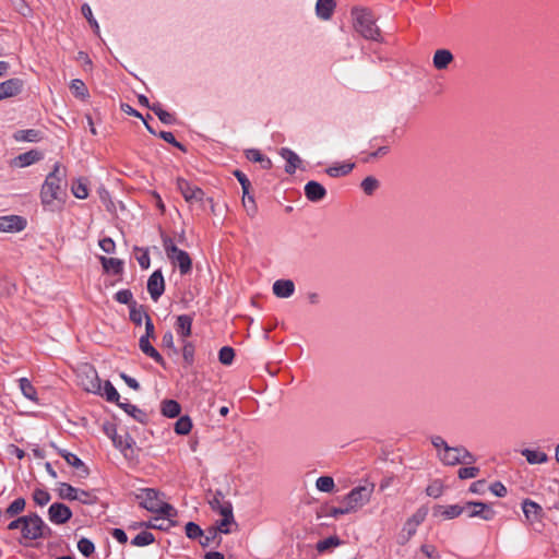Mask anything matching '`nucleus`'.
Here are the masks:
<instances>
[{"mask_svg":"<svg viewBox=\"0 0 559 559\" xmlns=\"http://www.w3.org/2000/svg\"><path fill=\"white\" fill-rule=\"evenodd\" d=\"M63 174L60 164H56L49 173L40 189V202L45 210L56 212L64 204L66 193L62 189Z\"/></svg>","mask_w":559,"mask_h":559,"instance_id":"nucleus-1","label":"nucleus"},{"mask_svg":"<svg viewBox=\"0 0 559 559\" xmlns=\"http://www.w3.org/2000/svg\"><path fill=\"white\" fill-rule=\"evenodd\" d=\"M80 385L88 393L99 395L106 399L108 402L118 403L120 395L115 386L109 381L102 382L97 371L85 365L82 367L80 374Z\"/></svg>","mask_w":559,"mask_h":559,"instance_id":"nucleus-2","label":"nucleus"},{"mask_svg":"<svg viewBox=\"0 0 559 559\" xmlns=\"http://www.w3.org/2000/svg\"><path fill=\"white\" fill-rule=\"evenodd\" d=\"M438 460L445 466L459 464H473L475 456L464 447H451L442 437L433 436L430 439Z\"/></svg>","mask_w":559,"mask_h":559,"instance_id":"nucleus-3","label":"nucleus"},{"mask_svg":"<svg viewBox=\"0 0 559 559\" xmlns=\"http://www.w3.org/2000/svg\"><path fill=\"white\" fill-rule=\"evenodd\" d=\"M136 499L142 508L152 513H159L167 519L176 515L175 509L166 502L164 495L153 488L141 489Z\"/></svg>","mask_w":559,"mask_h":559,"instance_id":"nucleus-4","label":"nucleus"},{"mask_svg":"<svg viewBox=\"0 0 559 559\" xmlns=\"http://www.w3.org/2000/svg\"><path fill=\"white\" fill-rule=\"evenodd\" d=\"M353 27L365 39L380 40L381 32L376 25V20L371 12L364 8H354L352 10Z\"/></svg>","mask_w":559,"mask_h":559,"instance_id":"nucleus-5","label":"nucleus"},{"mask_svg":"<svg viewBox=\"0 0 559 559\" xmlns=\"http://www.w3.org/2000/svg\"><path fill=\"white\" fill-rule=\"evenodd\" d=\"M177 189L183 197L185 201L189 203L190 205H199L200 207H203L204 202L207 201L211 204V210L214 212V202L213 199L206 198L204 191L194 186L191 185L189 181H187L183 178L177 179Z\"/></svg>","mask_w":559,"mask_h":559,"instance_id":"nucleus-6","label":"nucleus"},{"mask_svg":"<svg viewBox=\"0 0 559 559\" xmlns=\"http://www.w3.org/2000/svg\"><path fill=\"white\" fill-rule=\"evenodd\" d=\"M164 249L169 261L179 267L182 275L190 273L192 261L188 252L179 249L171 239L164 240Z\"/></svg>","mask_w":559,"mask_h":559,"instance_id":"nucleus-7","label":"nucleus"},{"mask_svg":"<svg viewBox=\"0 0 559 559\" xmlns=\"http://www.w3.org/2000/svg\"><path fill=\"white\" fill-rule=\"evenodd\" d=\"M57 493L63 500H76L84 504H93L96 502V496L91 491L75 488L67 483H59Z\"/></svg>","mask_w":559,"mask_h":559,"instance_id":"nucleus-8","label":"nucleus"},{"mask_svg":"<svg viewBox=\"0 0 559 559\" xmlns=\"http://www.w3.org/2000/svg\"><path fill=\"white\" fill-rule=\"evenodd\" d=\"M372 492V485L355 487L343 498V503L347 504L352 512H355L369 502Z\"/></svg>","mask_w":559,"mask_h":559,"instance_id":"nucleus-9","label":"nucleus"},{"mask_svg":"<svg viewBox=\"0 0 559 559\" xmlns=\"http://www.w3.org/2000/svg\"><path fill=\"white\" fill-rule=\"evenodd\" d=\"M49 531L47 525L44 523L40 516L37 514H29L23 516L22 535L26 539H37L45 535V532Z\"/></svg>","mask_w":559,"mask_h":559,"instance_id":"nucleus-10","label":"nucleus"},{"mask_svg":"<svg viewBox=\"0 0 559 559\" xmlns=\"http://www.w3.org/2000/svg\"><path fill=\"white\" fill-rule=\"evenodd\" d=\"M427 513V509L420 508L405 521L399 535L400 544H406L416 534L418 526L425 521Z\"/></svg>","mask_w":559,"mask_h":559,"instance_id":"nucleus-11","label":"nucleus"},{"mask_svg":"<svg viewBox=\"0 0 559 559\" xmlns=\"http://www.w3.org/2000/svg\"><path fill=\"white\" fill-rule=\"evenodd\" d=\"M465 511L468 518H480L485 521H491L496 515V512L490 506L480 501L467 502L465 504Z\"/></svg>","mask_w":559,"mask_h":559,"instance_id":"nucleus-12","label":"nucleus"},{"mask_svg":"<svg viewBox=\"0 0 559 559\" xmlns=\"http://www.w3.org/2000/svg\"><path fill=\"white\" fill-rule=\"evenodd\" d=\"M27 225V221L20 215L0 216V233H19Z\"/></svg>","mask_w":559,"mask_h":559,"instance_id":"nucleus-13","label":"nucleus"},{"mask_svg":"<svg viewBox=\"0 0 559 559\" xmlns=\"http://www.w3.org/2000/svg\"><path fill=\"white\" fill-rule=\"evenodd\" d=\"M24 83L21 79L12 78L0 82V102L21 94Z\"/></svg>","mask_w":559,"mask_h":559,"instance_id":"nucleus-14","label":"nucleus"},{"mask_svg":"<svg viewBox=\"0 0 559 559\" xmlns=\"http://www.w3.org/2000/svg\"><path fill=\"white\" fill-rule=\"evenodd\" d=\"M44 155L38 150H31L25 153L19 154L13 159H11V166L14 168H25L36 164L41 160Z\"/></svg>","mask_w":559,"mask_h":559,"instance_id":"nucleus-15","label":"nucleus"},{"mask_svg":"<svg viewBox=\"0 0 559 559\" xmlns=\"http://www.w3.org/2000/svg\"><path fill=\"white\" fill-rule=\"evenodd\" d=\"M72 516V512L69 507L63 503H52L48 509V518L55 524H64Z\"/></svg>","mask_w":559,"mask_h":559,"instance_id":"nucleus-16","label":"nucleus"},{"mask_svg":"<svg viewBox=\"0 0 559 559\" xmlns=\"http://www.w3.org/2000/svg\"><path fill=\"white\" fill-rule=\"evenodd\" d=\"M522 510L525 516V521L530 525H534L535 523H539L543 519V509L542 507L536 503L535 501H532L530 499H526L522 502Z\"/></svg>","mask_w":559,"mask_h":559,"instance_id":"nucleus-17","label":"nucleus"},{"mask_svg":"<svg viewBox=\"0 0 559 559\" xmlns=\"http://www.w3.org/2000/svg\"><path fill=\"white\" fill-rule=\"evenodd\" d=\"M165 290V281L159 270L155 271L147 280V292L151 298L156 301Z\"/></svg>","mask_w":559,"mask_h":559,"instance_id":"nucleus-18","label":"nucleus"},{"mask_svg":"<svg viewBox=\"0 0 559 559\" xmlns=\"http://www.w3.org/2000/svg\"><path fill=\"white\" fill-rule=\"evenodd\" d=\"M465 512V506L452 504V506H438L433 510V515L441 520H451L460 516Z\"/></svg>","mask_w":559,"mask_h":559,"instance_id":"nucleus-19","label":"nucleus"},{"mask_svg":"<svg viewBox=\"0 0 559 559\" xmlns=\"http://www.w3.org/2000/svg\"><path fill=\"white\" fill-rule=\"evenodd\" d=\"M336 8L335 0H317L316 15L321 21H329L332 19Z\"/></svg>","mask_w":559,"mask_h":559,"instance_id":"nucleus-20","label":"nucleus"},{"mask_svg":"<svg viewBox=\"0 0 559 559\" xmlns=\"http://www.w3.org/2000/svg\"><path fill=\"white\" fill-rule=\"evenodd\" d=\"M272 290L278 298H289L295 293V284L292 280H277L274 282Z\"/></svg>","mask_w":559,"mask_h":559,"instance_id":"nucleus-21","label":"nucleus"},{"mask_svg":"<svg viewBox=\"0 0 559 559\" xmlns=\"http://www.w3.org/2000/svg\"><path fill=\"white\" fill-rule=\"evenodd\" d=\"M211 509L219 516L233 512V504L222 493H215L209 501Z\"/></svg>","mask_w":559,"mask_h":559,"instance_id":"nucleus-22","label":"nucleus"},{"mask_svg":"<svg viewBox=\"0 0 559 559\" xmlns=\"http://www.w3.org/2000/svg\"><path fill=\"white\" fill-rule=\"evenodd\" d=\"M454 60L453 53L448 49H438L433 53L432 64L437 70H445Z\"/></svg>","mask_w":559,"mask_h":559,"instance_id":"nucleus-23","label":"nucleus"},{"mask_svg":"<svg viewBox=\"0 0 559 559\" xmlns=\"http://www.w3.org/2000/svg\"><path fill=\"white\" fill-rule=\"evenodd\" d=\"M280 155L285 159L286 166L285 171L287 174H294L296 169L300 166L301 159L300 157L292 150L283 147L280 151Z\"/></svg>","mask_w":559,"mask_h":559,"instance_id":"nucleus-24","label":"nucleus"},{"mask_svg":"<svg viewBox=\"0 0 559 559\" xmlns=\"http://www.w3.org/2000/svg\"><path fill=\"white\" fill-rule=\"evenodd\" d=\"M236 526L234 512H227L226 515H219L215 521V530L222 534H230Z\"/></svg>","mask_w":559,"mask_h":559,"instance_id":"nucleus-25","label":"nucleus"},{"mask_svg":"<svg viewBox=\"0 0 559 559\" xmlns=\"http://www.w3.org/2000/svg\"><path fill=\"white\" fill-rule=\"evenodd\" d=\"M325 193L326 191L324 187L317 181H309L305 186V194L307 199L312 202H318L322 200L325 197Z\"/></svg>","mask_w":559,"mask_h":559,"instance_id":"nucleus-26","label":"nucleus"},{"mask_svg":"<svg viewBox=\"0 0 559 559\" xmlns=\"http://www.w3.org/2000/svg\"><path fill=\"white\" fill-rule=\"evenodd\" d=\"M13 139L16 142H31L36 143L43 139L40 131L35 129L17 130L13 133Z\"/></svg>","mask_w":559,"mask_h":559,"instance_id":"nucleus-27","label":"nucleus"},{"mask_svg":"<svg viewBox=\"0 0 559 559\" xmlns=\"http://www.w3.org/2000/svg\"><path fill=\"white\" fill-rule=\"evenodd\" d=\"M343 542L336 535L321 539L316 544V549L319 555L331 552L336 547L341 546Z\"/></svg>","mask_w":559,"mask_h":559,"instance_id":"nucleus-28","label":"nucleus"},{"mask_svg":"<svg viewBox=\"0 0 559 559\" xmlns=\"http://www.w3.org/2000/svg\"><path fill=\"white\" fill-rule=\"evenodd\" d=\"M151 337L142 335L139 341L140 349L148 357L153 358L156 362L163 364V358L159 353L151 345Z\"/></svg>","mask_w":559,"mask_h":559,"instance_id":"nucleus-29","label":"nucleus"},{"mask_svg":"<svg viewBox=\"0 0 559 559\" xmlns=\"http://www.w3.org/2000/svg\"><path fill=\"white\" fill-rule=\"evenodd\" d=\"M100 262L105 272L117 275L123 270V262L117 258L100 257Z\"/></svg>","mask_w":559,"mask_h":559,"instance_id":"nucleus-30","label":"nucleus"},{"mask_svg":"<svg viewBox=\"0 0 559 559\" xmlns=\"http://www.w3.org/2000/svg\"><path fill=\"white\" fill-rule=\"evenodd\" d=\"M192 319L190 316L182 314L177 318L176 330L179 336L182 338L191 335Z\"/></svg>","mask_w":559,"mask_h":559,"instance_id":"nucleus-31","label":"nucleus"},{"mask_svg":"<svg viewBox=\"0 0 559 559\" xmlns=\"http://www.w3.org/2000/svg\"><path fill=\"white\" fill-rule=\"evenodd\" d=\"M160 412L168 418L178 417L181 412L180 404L175 400H165L162 402Z\"/></svg>","mask_w":559,"mask_h":559,"instance_id":"nucleus-32","label":"nucleus"},{"mask_svg":"<svg viewBox=\"0 0 559 559\" xmlns=\"http://www.w3.org/2000/svg\"><path fill=\"white\" fill-rule=\"evenodd\" d=\"M71 93L81 100H87L90 97L88 90L82 80L74 79L70 82Z\"/></svg>","mask_w":559,"mask_h":559,"instance_id":"nucleus-33","label":"nucleus"},{"mask_svg":"<svg viewBox=\"0 0 559 559\" xmlns=\"http://www.w3.org/2000/svg\"><path fill=\"white\" fill-rule=\"evenodd\" d=\"M521 453L530 464H543L548 461V455L539 450L524 449Z\"/></svg>","mask_w":559,"mask_h":559,"instance_id":"nucleus-34","label":"nucleus"},{"mask_svg":"<svg viewBox=\"0 0 559 559\" xmlns=\"http://www.w3.org/2000/svg\"><path fill=\"white\" fill-rule=\"evenodd\" d=\"M193 427L192 420L188 415L181 416L175 423L174 430L179 436H186L190 433Z\"/></svg>","mask_w":559,"mask_h":559,"instance_id":"nucleus-35","label":"nucleus"},{"mask_svg":"<svg viewBox=\"0 0 559 559\" xmlns=\"http://www.w3.org/2000/svg\"><path fill=\"white\" fill-rule=\"evenodd\" d=\"M19 386L22 394L28 399L29 401L37 402V392L35 386L31 383V381L26 378H21L19 380Z\"/></svg>","mask_w":559,"mask_h":559,"instance_id":"nucleus-36","label":"nucleus"},{"mask_svg":"<svg viewBox=\"0 0 559 559\" xmlns=\"http://www.w3.org/2000/svg\"><path fill=\"white\" fill-rule=\"evenodd\" d=\"M71 191L78 199L84 200L88 197L87 182L84 179H76L72 182Z\"/></svg>","mask_w":559,"mask_h":559,"instance_id":"nucleus-37","label":"nucleus"},{"mask_svg":"<svg viewBox=\"0 0 559 559\" xmlns=\"http://www.w3.org/2000/svg\"><path fill=\"white\" fill-rule=\"evenodd\" d=\"M59 454L66 460V462L75 467L81 468L84 474H87V469L84 463L73 453L68 452L67 450H59Z\"/></svg>","mask_w":559,"mask_h":559,"instance_id":"nucleus-38","label":"nucleus"},{"mask_svg":"<svg viewBox=\"0 0 559 559\" xmlns=\"http://www.w3.org/2000/svg\"><path fill=\"white\" fill-rule=\"evenodd\" d=\"M316 488L321 492H333L335 490V483L331 476H320L316 480Z\"/></svg>","mask_w":559,"mask_h":559,"instance_id":"nucleus-39","label":"nucleus"},{"mask_svg":"<svg viewBox=\"0 0 559 559\" xmlns=\"http://www.w3.org/2000/svg\"><path fill=\"white\" fill-rule=\"evenodd\" d=\"M353 168H354V164L343 163L340 166H332V167L328 168L326 173L331 177H338V176H344V175L349 174Z\"/></svg>","mask_w":559,"mask_h":559,"instance_id":"nucleus-40","label":"nucleus"},{"mask_svg":"<svg viewBox=\"0 0 559 559\" xmlns=\"http://www.w3.org/2000/svg\"><path fill=\"white\" fill-rule=\"evenodd\" d=\"M155 115L159 118V120L164 123L171 124L175 122V117L170 112L164 110L160 105L155 104L152 107H150Z\"/></svg>","mask_w":559,"mask_h":559,"instance_id":"nucleus-41","label":"nucleus"},{"mask_svg":"<svg viewBox=\"0 0 559 559\" xmlns=\"http://www.w3.org/2000/svg\"><path fill=\"white\" fill-rule=\"evenodd\" d=\"M114 444L120 449L124 455H128V450H132L133 441L129 437L111 436Z\"/></svg>","mask_w":559,"mask_h":559,"instance_id":"nucleus-42","label":"nucleus"},{"mask_svg":"<svg viewBox=\"0 0 559 559\" xmlns=\"http://www.w3.org/2000/svg\"><path fill=\"white\" fill-rule=\"evenodd\" d=\"M50 499V493L45 489L37 488L33 492V500L39 507L48 504Z\"/></svg>","mask_w":559,"mask_h":559,"instance_id":"nucleus-43","label":"nucleus"},{"mask_svg":"<svg viewBox=\"0 0 559 559\" xmlns=\"http://www.w3.org/2000/svg\"><path fill=\"white\" fill-rule=\"evenodd\" d=\"M25 504H26L25 499L17 498L12 503H10V506L5 510V513L9 516H14L24 511Z\"/></svg>","mask_w":559,"mask_h":559,"instance_id":"nucleus-44","label":"nucleus"},{"mask_svg":"<svg viewBox=\"0 0 559 559\" xmlns=\"http://www.w3.org/2000/svg\"><path fill=\"white\" fill-rule=\"evenodd\" d=\"M235 358V352L229 346H224L218 353V359L223 365H231Z\"/></svg>","mask_w":559,"mask_h":559,"instance_id":"nucleus-45","label":"nucleus"},{"mask_svg":"<svg viewBox=\"0 0 559 559\" xmlns=\"http://www.w3.org/2000/svg\"><path fill=\"white\" fill-rule=\"evenodd\" d=\"M480 473V469L476 466H465L461 467L457 472V476L460 479H471L476 478Z\"/></svg>","mask_w":559,"mask_h":559,"instance_id":"nucleus-46","label":"nucleus"},{"mask_svg":"<svg viewBox=\"0 0 559 559\" xmlns=\"http://www.w3.org/2000/svg\"><path fill=\"white\" fill-rule=\"evenodd\" d=\"M81 11H82V14L84 15V17L88 21V23L93 27L94 32L96 34H98L99 33V25H98L97 21L95 20L94 15H93L91 7L85 3V4L82 5Z\"/></svg>","mask_w":559,"mask_h":559,"instance_id":"nucleus-47","label":"nucleus"},{"mask_svg":"<svg viewBox=\"0 0 559 559\" xmlns=\"http://www.w3.org/2000/svg\"><path fill=\"white\" fill-rule=\"evenodd\" d=\"M154 542V536L150 532H141L138 534L133 540L132 544L135 546H147Z\"/></svg>","mask_w":559,"mask_h":559,"instance_id":"nucleus-48","label":"nucleus"},{"mask_svg":"<svg viewBox=\"0 0 559 559\" xmlns=\"http://www.w3.org/2000/svg\"><path fill=\"white\" fill-rule=\"evenodd\" d=\"M242 205L249 215L253 216L257 213L255 201L249 192L248 194L242 193Z\"/></svg>","mask_w":559,"mask_h":559,"instance_id":"nucleus-49","label":"nucleus"},{"mask_svg":"<svg viewBox=\"0 0 559 559\" xmlns=\"http://www.w3.org/2000/svg\"><path fill=\"white\" fill-rule=\"evenodd\" d=\"M379 186V182L373 177H367L361 182V188L364 192L368 195L372 194Z\"/></svg>","mask_w":559,"mask_h":559,"instance_id":"nucleus-50","label":"nucleus"},{"mask_svg":"<svg viewBox=\"0 0 559 559\" xmlns=\"http://www.w3.org/2000/svg\"><path fill=\"white\" fill-rule=\"evenodd\" d=\"M78 549L80 550V552L82 555H84L85 557H88L90 555H92L94 552L95 547H94V544L90 539L82 538L78 543Z\"/></svg>","mask_w":559,"mask_h":559,"instance_id":"nucleus-51","label":"nucleus"},{"mask_svg":"<svg viewBox=\"0 0 559 559\" xmlns=\"http://www.w3.org/2000/svg\"><path fill=\"white\" fill-rule=\"evenodd\" d=\"M182 357L187 364H192L194 359V346L191 342L183 341Z\"/></svg>","mask_w":559,"mask_h":559,"instance_id":"nucleus-52","label":"nucleus"},{"mask_svg":"<svg viewBox=\"0 0 559 559\" xmlns=\"http://www.w3.org/2000/svg\"><path fill=\"white\" fill-rule=\"evenodd\" d=\"M428 496L438 498L443 492V485L440 480L432 481L426 489Z\"/></svg>","mask_w":559,"mask_h":559,"instance_id":"nucleus-53","label":"nucleus"},{"mask_svg":"<svg viewBox=\"0 0 559 559\" xmlns=\"http://www.w3.org/2000/svg\"><path fill=\"white\" fill-rule=\"evenodd\" d=\"M139 254L136 255V260L142 269H148L151 264L148 251L146 249H136Z\"/></svg>","mask_w":559,"mask_h":559,"instance_id":"nucleus-54","label":"nucleus"},{"mask_svg":"<svg viewBox=\"0 0 559 559\" xmlns=\"http://www.w3.org/2000/svg\"><path fill=\"white\" fill-rule=\"evenodd\" d=\"M186 534L189 538H198L202 535V530L193 522L186 525Z\"/></svg>","mask_w":559,"mask_h":559,"instance_id":"nucleus-55","label":"nucleus"},{"mask_svg":"<svg viewBox=\"0 0 559 559\" xmlns=\"http://www.w3.org/2000/svg\"><path fill=\"white\" fill-rule=\"evenodd\" d=\"M100 249L106 253H112L116 249V243L111 238H103L98 242Z\"/></svg>","mask_w":559,"mask_h":559,"instance_id":"nucleus-56","label":"nucleus"},{"mask_svg":"<svg viewBox=\"0 0 559 559\" xmlns=\"http://www.w3.org/2000/svg\"><path fill=\"white\" fill-rule=\"evenodd\" d=\"M147 526L152 528L166 530L169 526V519L165 516L164 519H154L147 523Z\"/></svg>","mask_w":559,"mask_h":559,"instance_id":"nucleus-57","label":"nucleus"},{"mask_svg":"<svg viewBox=\"0 0 559 559\" xmlns=\"http://www.w3.org/2000/svg\"><path fill=\"white\" fill-rule=\"evenodd\" d=\"M116 300L120 304L128 305L132 300V294L130 290H119L116 296Z\"/></svg>","mask_w":559,"mask_h":559,"instance_id":"nucleus-58","label":"nucleus"},{"mask_svg":"<svg viewBox=\"0 0 559 559\" xmlns=\"http://www.w3.org/2000/svg\"><path fill=\"white\" fill-rule=\"evenodd\" d=\"M130 318L134 323L142 324L143 321H146V318H148V316L141 310L132 309L130 312Z\"/></svg>","mask_w":559,"mask_h":559,"instance_id":"nucleus-59","label":"nucleus"},{"mask_svg":"<svg viewBox=\"0 0 559 559\" xmlns=\"http://www.w3.org/2000/svg\"><path fill=\"white\" fill-rule=\"evenodd\" d=\"M490 491L497 497H504L507 495V488L500 481L491 484Z\"/></svg>","mask_w":559,"mask_h":559,"instance_id":"nucleus-60","label":"nucleus"},{"mask_svg":"<svg viewBox=\"0 0 559 559\" xmlns=\"http://www.w3.org/2000/svg\"><path fill=\"white\" fill-rule=\"evenodd\" d=\"M235 176L241 185L243 194H248V190L250 189V181L241 171H235Z\"/></svg>","mask_w":559,"mask_h":559,"instance_id":"nucleus-61","label":"nucleus"},{"mask_svg":"<svg viewBox=\"0 0 559 559\" xmlns=\"http://www.w3.org/2000/svg\"><path fill=\"white\" fill-rule=\"evenodd\" d=\"M162 344H163L164 347L173 349L174 352H176L175 343H174V335H173L171 332L168 331V332H166L163 335Z\"/></svg>","mask_w":559,"mask_h":559,"instance_id":"nucleus-62","label":"nucleus"},{"mask_svg":"<svg viewBox=\"0 0 559 559\" xmlns=\"http://www.w3.org/2000/svg\"><path fill=\"white\" fill-rule=\"evenodd\" d=\"M420 551L428 558V559H435L438 557V552L432 545H423L420 547Z\"/></svg>","mask_w":559,"mask_h":559,"instance_id":"nucleus-63","label":"nucleus"},{"mask_svg":"<svg viewBox=\"0 0 559 559\" xmlns=\"http://www.w3.org/2000/svg\"><path fill=\"white\" fill-rule=\"evenodd\" d=\"M246 156L249 160L259 163L262 160L263 156L259 150L251 148L246 152Z\"/></svg>","mask_w":559,"mask_h":559,"instance_id":"nucleus-64","label":"nucleus"}]
</instances>
